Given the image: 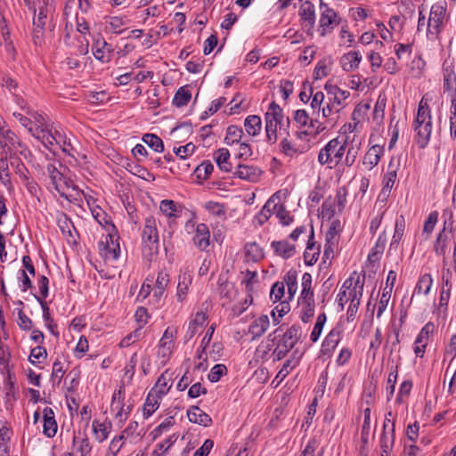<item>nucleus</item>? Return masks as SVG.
I'll return each mask as SVG.
<instances>
[{
	"label": "nucleus",
	"instance_id": "4c0bfd02",
	"mask_svg": "<svg viewBox=\"0 0 456 456\" xmlns=\"http://www.w3.org/2000/svg\"><path fill=\"white\" fill-rule=\"evenodd\" d=\"M272 247L275 254L281 256H291L297 253L295 245L287 241H273Z\"/></svg>",
	"mask_w": 456,
	"mask_h": 456
},
{
	"label": "nucleus",
	"instance_id": "a878e982",
	"mask_svg": "<svg viewBox=\"0 0 456 456\" xmlns=\"http://www.w3.org/2000/svg\"><path fill=\"white\" fill-rule=\"evenodd\" d=\"M44 426L43 433L48 436L53 437L57 432V423L54 419V412L52 408L46 407L43 411Z\"/></svg>",
	"mask_w": 456,
	"mask_h": 456
},
{
	"label": "nucleus",
	"instance_id": "5fc2aeb1",
	"mask_svg": "<svg viewBox=\"0 0 456 456\" xmlns=\"http://www.w3.org/2000/svg\"><path fill=\"white\" fill-rule=\"evenodd\" d=\"M214 170V166L210 162H202L195 169V175L200 180H207Z\"/></svg>",
	"mask_w": 456,
	"mask_h": 456
},
{
	"label": "nucleus",
	"instance_id": "0e129e2a",
	"mask_svg": "<svg viewBox=\"0 0 456 456\" xmlns=\"http://www.w3.org/2000/svg\"><path fill=\"white\" fill-rule=\"evenodd\" d=\"M142 326L126 336L119 343L120 347H128L142 338Z\"/></svg>",
	"mask_w": 456,
	"mask_h": 456
},
{
	"label": "nucleus",
	"instance_id": "c03bdc74",
	"mask_svg": "<svg viewBox=\"0 0 456 456\" xmlns=\"http://www.w3.org/2000/svg\"><path fill=\"white\" fill-rule=\"evenodd\" d=\"M159 209L167 217H176L177 212H181L179 206L171 200H161Z\"/></svg>",
	"mask_w": 456,
	"mask_h": 456
},
{
	"label": "nucleus",
	"instance_id": "3c124183",
	"mask_svg": "<svg viewBox=\"0 0 456 456\" xmlns=\"http://www.w3.org/2000/svg\"><path fill=\"white\" fill-rule=\"evenodd\" d=\"M142 141L151 149L157 152H162L164 151V144L162 140L153 134H146L142 137Z\"/></svg>",
	"mask_w": 456,
	"mask_h": 456
},
{
	"label": "nucleus",
	"instance_id": "603ef678",
	"mask_svg": "<svg viewBox=\"0 0 456 456\" xmlns=\"http://www.w3.org/2000/svg\"><path fill=\"white\" fill-rule=\"evenodd\" d=\"M171 386L168 385V379L167 378L166 374H161L154 387L151 388V392L158 394L159 396L165 395L168 390L170 389Z\"/></svg>",
	"mask_w": 456,
	"mask_h": 456
},
{
	"label": "nucleus",
	"instance_id": "4be33fe9",
	"mask_svg": "<svg viewBox=\"0 0 456 456\" xmlns=\"http://www.w3.org/2000/svg\"><path fill=\"white\" fill-rule=\"evenodd\" d=\"M123 396H122V390L119 389L118 392H115L112 396V402H111V411H117L116 412V418L119 419L120 422L125 421L127 419V416L130 412V406H126V408L124 407V404H122Z\"/></svg>",
	"mask_w": 456,
	"mask_h": 456
},
{
	"label": "nucleus",
	"instance_id": "f03ea898",
	"mask_svg": "<svg viewBox=\"0 0 456 456\" xmlns=\"http://www.w3.org/2000/svg\"><path fill=\"white\" fill-rule=\"evenodd\" d=\"M26 113L32 118V126H29V133L39 140L46 148H52L57 142L56 135L52 133V126L47 117L37 111L27 109Z\"/></svg>",
	"mask_w": 456,
	"mask_h": 456
},
{
	"label": "nucleus",
	"instance_id": "412c9836",
	"mask_svg": "<svg viewBox=\"0 0 456 456\" xmlns=\"http://www.w3.org/2000/svg\"><path fill=\"white\" fill-rule=\"evenodd\" d=\"M111 52V46L109 45L103 38L99 37L94 40L93 53L97 60L102 62H109L110 61Z\"/></svg>",
	"mask_w": 456,
	"mask_h": 456
},
{
	"label": "nucleus",
	"instance_id": "ea45409f",
	"mask_svg": "<svg viewBox=\"0 0 456 456\" xmlns=\"http://www.w3.org/2000/svg\"><path fill=\"white\" fill-rule=\"evenodd\" d=\"M433 280L430 274L425 273L419 279L413 295L427 296L432 287Z\"/></svg>",
	"mask_w": 456,
	"mask_h": 456
},
{
	"label": "nucleus",
	"instance_id": "37998d69",
	"mask_svg": "<svg viewBox=\"0 0 456 456\" xmlns=\"http://www.w3.org/2000/svg\"><path fill=\"white\" fill-rule=\"evenodd\" d=\"M214 158L221 170L224 172L231 171V165L228 162L230 152L227 149L222 148L217 150L214 154Z\"/></svg>",
	"mask_w": 456,
	"mask_h": 456
},
{
	"label": "nucleus",
	"instance_id": "423d86ee",
	"mask_svg": "<svg viewBox=\"0 0 456 456\" xmlns=\"http://www.w3.org/2000/svg\"><path fill=\"white\" fill-rule=\"evenodd\" d=\"M142 254L153 256L161 254L157 220L153 216L145 219L142 232Z\"/></svg>",
	"mask_w": 456,
	"mask_h": 456
},
{
	"label": "nucleus",
	"instance_id": "c9c22d12",
	"mask_svg": "<svg viewBox=\"0 0 456 456\" xmlns=\"http://www.w3.org/2000/svg\"><path fill=\"white\" fill-rule=\"evenodd\" d=\"M346 152H345L346 156H345L344 164L349 167L354 164V162L359 155L360 143H354V141H352V142L349 144L348 137H346Z\"/></svg>",
	"mask_w": 456,
	"mask_h": 456
},
{
	"label": "nucleus",
	"instance_id": "e433bc0d",
	"mask_svg": "<svg viewBox=\"0 0 456 456\" xmlns=\"http://www.w3.org/2000/svg\"><path fill=\"white\" fill-rule=\"evenodd\" d=\"M15 138L14 133L8 127L1 129L0 146L4 153H7V151H10L11 147L15 144Z\"/></svg>",
	"mask_w": 456,
	"mask_h": 456
},
{
	"label": "nucleus",
	"instance_id": "13d9d810",
	"mask_svg": "<svg viewBox=\"0 0 456 456\" xmlns=\"http://www.w3.org/2000/svg\"><path fill=\"white\" fill-rule=\"evenodd\" d=\"M435 325L432 322H428L420 330L418 335L415 344L425 343L428 345L429 338L433 335Z\"/></svg>",
	"mask_w": 456,
	"mask_h": 456
},
{
	"label": "nucleus",
	"instance_id": "f257e3e1",
	"mask_svg": "<svg viewBox=\"0 0 456 456\" xmlns=\"http://www.w3.org/2000/svg\"><path fill=\"white\" fill-rule=\"evenodd\" d=\"M301 337V328L293 325L285 331L281 327L276 329L270 333L268 338L273 341H276V346L273 351V360L280 361L294 347L296 343Z\"/></svg>",
	"mask_w": 456,
	"mask_h": 456
},
{
	"label": "nucleus",
	"instance_id": "f704fd0d",
	"mask_svg": "<svg viewBox=\"0 0 456 456\" xmlns=\"http://www.w3.org/2000/svg\"><path fill=\"white\" fill-rule=\"evenodd\" d=\"M74 448L81 453V456H86L91 452V446L88 438L78 432L73 436Z\"/></svg>",
	"mask_w": 456,
	"mask_h": 456
},
{
	"label": "nucleus",
	"instance_id": "f8f14e48",
	"mask_svg": "<svg viewBox=\"0 0 456 456\" xmlns=\"http://www.w3.org/2000/svg\"><path fill=\"white\" fill-rule=\"evenodd\" d=\"M321 17L319 20V26L321 29V35L326 36L330 32L334 26L339 23V19L336 12L330 8L328 4H324L322 0L320 3Z\"/></svg>",
	"mask_w": 456,
	"mask_h": 456
},
{
	"label": "nucleus",
	"instance_id": "aec40b11",
	"mask_svg": "<svg viewBox=\"0 0 456 456\" xmlns=\"http://www.w3.org/2000/svg\"><path fill=\"white\" fill-rule=\"evenodd\" d=\"M320 112L322 113V118H325V122L322 124L326 126V128L328 126L333 127L339 119L340 110L335 108L329 100L326 101Z\"/></svg>",
	"mask_w": 456,
	"mask_h": 456
},
{
	"label": "nucleus",
	"instance_id": "4468645a",
	"mask_svg": "<svg viewBox=\"0 0 456 456\" xmlns=\"http://www.w3.org/2000/svg\"><path fill=\"white\" fill-rule=\"evenodd\" d=\"M324 90L327 93V100L341 111L346 106V101L348 99L350 93L329 82L324 86Z\"/></svg>",
	"mask_w": 456,
	"mask_h": 456
},
{
	"label": "nucleus",
	"instance_id": "7c9ffc66",
	"mask_svg": "<svg viewBox=\"0 0 456 456\" xmlns=\"http://www.w3.org/2000/svg\"><path fill=\"white\" fill-rule=\"evenodd\" d=\"M193 241L200 249H205L209 245V231L208 227L205 224H200L197 225Z\"/></svg>",
	"mask_w": 456,
	"mask_h": 456
},
{
	"label": "nucleus",
	"instance_id": "2eb2a0df",
	"mask_svg": "<svg viewBox=\"0 0 456 456\" xmlns=\"http://www.w3.org/2000/svg\"><path fill=\"white\" fill-rule=\"evenodd\" d=\"M340 222L333 221L325 235L324 256L338 254Z\"/></svg>",
	"mask_w": 456,
	"mask_h": 456
},
{
	"label": "nucleus",
	"instance_id": "8fccbe9b",
	"mask_svg": "<svg viewBox=\"0 0 456 456\" xmlns=\"http://www.w3.org/2000/svg\"><path fill=\"white\" fill-rule=\"evenodd\" d=\"M299 359L297 357H292L285 361L281 369L278 372L275 377V379H279V381H282L289 372L298 364Z\"/></svg>",
	"mask_w": 456,
	"mask_h": 456
},
{
	"label": "nucleus",
	"instance_id": "9b49d317",
	"mask_svg": "<svg viewBox=\"0 0 456 456\" xmlns=\"http://www.w3.org/2000/svg\"><path fill=\"white\" fill-rule=\"evenodd\" d=\"M405 229V221L403 216L398 217L395 222L394 234L390 245L387 250V256L411 255V250H405L401 247L400 241Z\"/></svg>",
	"mask_w": 456,
	"mask_h": 456
},
{
	"label": "nucleus",
	"instance_id": "393cba45",
	"mask_svg": "<svg viewBox=\"0 0 456 456\" xmlns=\"http://www.w3.org/2000/svg\"><path fill=\"white\" fill-rule=\"evenodd\" d=\"M277 200H279V197L276 194H273L266 201L261 211L256 216L255 219L258 224H264L274 213L275 208H277Z\"/></svg>",
	"mask_w": 456,
	"mask_h": 456
},
{
	"label": "nucleus",
	"instance_id": "c85d7f7f",
	"mask_svg": "<svg viewBox=\"0 0 456 456\" xmlns=\"http://www.w3.org/2000/svg\"><path fill=\"white\" fill-rule=\"evenodd\" d=\"M207 319V314L204 312H197L193 319L189 322L185 338L187 340L191 339L199 331V329L205 324Z\"/></svg>",
	"mask_w": 456,
	"mask_h": 456
},
{
	"label": "nucleus",
	"instance_id": "680f3d73",
	"mask_svg": "<svg viewBox=\"0 0 456 456\" xmlns=\"http://www.w3.org/2000/svg\"><path fill=\"white\" fill-rule=\"evenodd\" d=\"M65 361H62L61 358H56L53 364V371H52V379H58L59 381L62 379L64 373L67 370L65 367Z\"/></svg>",
	"mask_w": 456,
	"mask_h": 456
},
{
	"label": "nucleus",
	"instance_id": "052dcab7",
	"mask_svg": "<svg viewBox=\"0 0 456 456\" xmlns=\"http://www.w3.org/2000/svg\"><path fill=\"white\" fill-rule=\"evenodd\" d=\"M437 219H438L437 212H431L429 214L428 219L424 223L423 231H422V236L425 239H428L429 237V234L432 232V231L435 228Z\"/></svg>",
	"mask_w": 456,
	"mask_h": 456
},
{
	"label": "nucleus",
	"instance_id": "864d4df0",
	"mask_svg": "<svg viewBox=\"0 0 456 456\" xmlns=\"http://www.w3.org/2000/svg\"><path fill=\"white\" fill-rule=\"evenodd\" d=\"M326 314L324 313L318 315L314 327L311 332L310 339L312 342H316L322 331L323 326L326 322Z\"/></svg>",
	"mask_w": 456,
	"mask_h": 456
},
{
	"label": "nucleus",
	"instance_id": "473e14b6",
	"mask_svg": "<svg viewBox=\"0 0 456 456\" xmlns=\"http://www.w3.org/2000/svg\"><path fill=\"white\" fill-rule=\"evenodd\" d=\"M244 127L246 132L251 136L259 134L262 129V121L260 117L256 115H250L247 117L244 121Z\"/></svg>",
	"mask_w": 456,
	"mask_h": 456
},
{
	"label": "nucleus",
	"instance_id": "2f4dec72",
	"mask_svg": "<svg viewBox=\"0 0 456 456\" xmlns=\"http://www.w3.org/2000/svg\"><path fill=\"white\" fill-rule=\"evenodd\" d=\"M53 7L45 0L39 1L37 11H35L36 15L34 17V25L36 27H45V19L47 15L52 12Z\"/></svg>",
	"mask_w": 456,
	"mask_h": 456
},
{
	"label": "nucleus",
	"instance_id": "9d476101",
	"mask_svg": "<svg viewBox=\"0 0 456 456\" xmlns=\"http://www.w3.org/2000/svg\"><path fill=\"white\" fill-rule=\"evenodd\" d=\"M443 91L452 99L456 96V57L448 55L442 65Z\"/></svg>",
	"mask_w": 456,
	"mask_h": 456
},
{
	"label": "nucleus",
	"instance_id": "a211bd4d",
	"mask_svg": "<svg viewBox=\"0 0 456 456\" xmlns=\"http://www.w3.org/2000/svg\"><path fill=\"white\" fill-rule=\"evenodd\" d=\"M293 118L300 126L313 128L317 134L326 129V126L321 124L317 119L310 118L305 110H296Z\"/></svg>",
	"mask_w": 456,
	"mask_h": 456
},
{
	"label": "nucleus",
	"instance_id": "774afa93",
	"mask_svg": "<svg viewBox=\"0 0 456 456\" xmlns=\"http://www.w3.org/2000/svg\"><path fill=\"white\" fill-rule=\"evenodd\" d=\"M450 232L446 233L444 229L442 232L439 233L436 242L435 244V249L436 253L437 255H445L446 254V248H447V240H448V234Z\"/></svg>",
	"mask_w": 456,
	"mask_h": 456
},
{
	"label": "nucleus",
	"instance_id": "338daca9",
	"mask_svg": "<svg viewBox=\"0 0 456 456\" xmlns=\"http://www.w3.org/2000/svg\"><path fill=\"white\" fill-rule=\"evenodd\" d=\"M125 440L126 436L124 434L115 436L110 444L109 453L111 456H116L125 444Z\"/></svg>",
	"mask_w": 456,
	"mask_h": 456
},
{
	"label": "nucleus",
	"instance_id": "49530a36",
	"mask_svg": "<svg viewBox=\"0 0 456 456\" xmlns=\"http://www.w3.org/2000/svg\"><path fill=\"white\" fill-rule=\"evenodd\" d=\"M284 281L288 289V300H291L297 290V273L289 271L284 277Z\"/></svg>",
	"mask_w": 456,
	"mask_h": 456
},
{
	"label": "nucleus",
	"instance_id": "20e7f679",
	"mask_svg": "<svg viewBox=\"0 0 456 456\" xmlns=\"http://www.w3.org/2000/svg\"><path fill=\"white\" fill-rule=\"evenodd\" d=\"M364 281L365 273H360L355 271L344 281L340 292L338 295V302L342 309L348 301H354V293L356 294L355 298H362Z\"/></svg>",
	"mask_w": 456,
	"mask_h": 456
},
{
	"label": "nucleus",
	"instance_id": "e2e57ef3",
	"mask_svg": "<svg viewBox=\"0 0 456 456\" xmlns=\"http://www.w3.org/2000/svg\"><path fill=\"white\" fill-rule=\"evenodd\" d=\"M370 108V106L369 103L358 104L353 111V114H352L353 120L357 123L362 122L366 118Z\"/></svg>",
	"mask_w": 456,
	"mask_h": 456
},
{
	"label": "nucleus",
	"instance_id": "6e6552de",
	"mask_svg": "<svg viewBox=\"0 0 456 456\" xmlns=\"http://www.w3.org/2000/svg\"><path fill=\"white\" fill-rule=\"evenodd\" d=\"M266 142L273 144L278 140L277 127L283 120L282 110L275 102H273L265 114Z\"/></svg>",
	"mask_w": 456,
	"mask_h": 456
},
{
	"label": "nucleus",
	"instance_id": "bb28decb",
	"mask_svg": "<svg viewBox=\"0 0 456 456\" xmlns=\"http://www.w3.org/2000/svg\"><path fill=\"white\" fill-rule=\"evenodd\" d=\"M187 416L191 422L196 423L204 427H208L212 424V419L208 414L204 412L200 407L192 406L187 411Z\"/></svg>",
	"mask_w": 456,
	"mask_h": 456
},
{
	"label": "nucleus",
	"instance_id": "0eeeda50",
	"mask_svg": "<svg viewBox=\"0 0 456 456\" xmlns=\"http://www.w3.org/2000/svg\"><path fill=\"white\" fill-rule=\"evenodd\" d=\"M346 149V139L340 141L334 138L328 142L321 149L318 154V162L322 165H329L330 167H336L341 163Z\"/></svg>",
	"mask_w": 456,
	"mask_h": 456
},
{
	"label": "nucleus",
	"instance_id": "5701e85b",
	"mask_svg": "<svg viewBox=\"0 0 456 456\" xmlns=\"http://www.w3.org/2000/svg\"><path fill=\"white\" fill-rule=\"evenodd\" d=\"M341 339V330L338 328L332 329L329 334L326 336L322 346V353L326 354H330L335 348L338 346L339 341Z\"/></svg>",
	"mask_w": 456,
	"mask_h": 456
},
{
	"label": "nucleus",
	"instance_id": "a18cd8bd",
	"mask_svg": "<svg viewBox=\"0 0 456 456\" xmlns=\"http://www.w3.org/2000/svg\"><path fill=\"white\" fill-rule=\"evenodd\" d=\"M242 135V128L237 126H229L224 142L228 145L237 144L240 142Z\"/></svg>",
	"mask_w": 456,
	"mask_h": 456
},
{
	"label": "nucleus",
	"instance_id": "72a5a7b5",
	"mask_svg": "<svg viewBox=\"0 0 456 456\" xmlns=\"http://www.w3.org/2000/svg\"><path fill=\"white\" fill-rule=\"evenodd\" d=\"M299 15L301 19L307 23L310 28L314 27L315 22V12L313 4L308 1L302 4L299 10Z\"/></svg>",
	"mask_w": 456,
	"mask_h": 456
},
{
	"label": "nucleus",
	"instance_id": "4d7b16f0",
	"mask_svg": "<svg viewBox=\"0 0 456 456\" xmlns=\"http://www.w3.org/2000/svg\"><path fill=\"white\" fill-rule=\"evenodd\" d=\"M93 430L99 442H102L107 439L109 435V427L105 423L94 420L93 422Z\"/></svg>",
	"mask_w": 456,
	"mask_h": 456
},
{
	"label": "nucleus",
	"instance_id": "58836bf2",
	"mask_svg": "<svg viewBox=\"0 0 456 456\" xmlns=\"http://www.w3.org/2000/svg\"><path fill=\"white\" fill-rule=\"evenodd\" d=\"M307 148L308 146L297 147L295 144L291 143L288 138H283L280 142L281 151L289 157L303 153L307 150Z\"/></svg>",
	"mask_w": 456,
	"mask_h": 456
},
{
	"label": "nucleus",
	"instance_id": "a19ab883",
	"mask_svg": "<svg viewBox=\"0 0 456 456\" xmlns=\"http://www.w3.org/2000/svg\"><path fill=\"white\" fill-rule=\"evenodd\" d=\"M160 398L161 396L158 395V394L151 391L149 392L143 407L144 416L150 417L159 408Z\"/></svg>",
	"mask_w": 456,
	"mask_h": 456
},
{
	"label": "nucleus",
	"instance_id": "ddd939ff",
	"mask_svg": "<svg viewBox=\"0 0 456 456\" xmlns=\"http://www.w3.org/2000/svg\"><path fill=\"white\" fill-rule=\"evenodd\" d=\"M446 13V9L441 4H434L431 7L429 18L428 20V36L437 37L441 31L443 21Z\"/></svg>",
	"mask_w": 456,
	"mask_h": 456
},
{
	"label": "nucleus",
	"instance_id": "cd10ccee",
	"mask_svg": "<svg viewBox=\"0 0 456 456\" xmlns=\"http://www.w3.org/2000/svg\"><path fill=\"white\" fill-rule=\"evenodd\" d=\"M384 153V149L379 145L371 146L366 152L362 164L368 168L372 169L379 162L380 157Z\"/></svg>",
	"mask_w": 456,
	"mask_h": 456
},
{
	"label": "nucleus",
	"instance_id": "7ed1b4c3",
	"mask_svg": "<svg viewBox=\"0 0 456 456\" xmlns=\"http://www.w3.org/2000/svg\"><path fill=\"white\" fill-rule=\"evenodd\" d=\"M414 129L417 132V143L420 148H424L428 144L432 132L431 111L424 98L419 104Z\"/></svg>",
	"mask_w": 456,
	"mask_h": 456
},
{
	"label": "nucleus",
	"instance_id": "bf43d9fd",
	"mask_svg": "<svg viewBox=\"0 0 456 456\" xmlns=\"http://www.w3.org/2000/svg\"><path fill=\"white\" fill-rule=\"evenodd\" d=\"M190 283H191V279L189 276L187 277L185 274H183V276H180L178 286H177V294H176L179 301H183L185 298V297L188 293Z\"/></svg>",
	"mask_w": 456,
	"mask_h": 456
},
{
	"label": "nucleus",
	"instance_id": "c756f323",
	"mask_svg": "<svg viewBox=\"0 0 456 456\" xmlns=\"http://www.w3.org/2000/svg\"><path fill=\"white\" fill-rule=\"evenodd\" d=\"M269 318L267 315H261L256 319L249 326L248 332L253 338L261 337L269 327Z\"/></svg>",
	"mask_w": 456,
	"mask_h": 456
},
{
	"label": "nucleus",
	"instance_id": "de8ad7c7",
	"mask_svg": "<svg viewBox=\"0 0 456 456\" xmlns=\"http://www.w3.org/2000/svg\"><path fill=\"white\" fill-rule=\"evenodd\" d=\"M395 441V425L392 423V428H390V431H383L381 441H380V446L382 448V451L384 453L387 454L394 444Z\"/></svg>",
	"mask_w": 456,
	"mask_h": 456
},
{
	"label": "nucleus",
	"instance_id": "79ce46f5",
	"mask_svg": "<svg viewBox=\"0 0 456 456\" xmlns=\"http://www.w3.org/2000/svg\"><path fill=\"white\" fill-rule=\"evenodd\" d=\"M398 165H395L393 160L388 165V170L383 178V192L386 191H390V190L395 185L396 180V172H397Z\"/></svg>",
	"mask_w": 456,
	"mask_h": 456
},
{
	"label": "nucleus",
	"instance_id": "6ab92c4d",
	"mask_svg": "<svg viewBox=\"0 0 456 456\" xmlns=\"http://www.w3.org/2000/svg\"><path fill=\"white\" fill-rule=\"evenodd\" d=\"M233 174L242 180L256 183L259 180L262 171L255 166L239 165Z\"/></svg>",
	"mask_w": 456,
	"mask_h": 456
},
{
	"label": "nucleus",
	"instance_id": "b1692460",
	"mask_svg": "<svg viewBox=\"0 0 456 456\" xmlns=\"http://www.w3.org/2000/svg\"><path fill=\"white\" fill-rule=\"evenodd\" d=\"M362 61V54L358 51H350L340 59V65L345 71H354Z\"/></svg>",
	"mask_w": 456,
	"mask_h": 456
},
{
	"label": "nucleus",
	"instance_id": "09e8293b",
	"mask_svg": "<svg viewBox=\"0 0 456 456\" xmlns=\"http://www.w3.org/2000/svg\"><path fill=\"white\" fill-rule=\"evenodd\" d=\"M234 286L226 278L220 276L218 279V293L221 297L231 299L233 294Z\"/></svg>",
	"mask_w": 456,
	"mask_h": 456
},
{
	"label": "nucleus",
	"instance_id": "6e6d98bb",
	"mask_svg": "<svg viewBox=\"0 0 456 456\" xmlns=\"http://www.w3.org/2000/svg\"><path fill=\"white\" fill-rule=\"evenodd\" d=\"M191 97V93L184 87H181L175 94L173 102L175 106L182 107L186 105L190 102Z\"/></svg>",
	"mask_w": 456,
	"mask_h": 456
},
{
	"label": "nucleus",
	"instance_id": "f3484780",
	"mask_svg": "<svg viewBox=\"0 0 456 456\" xmlns=\"http://www.w3.org/2000/svg\"><path fill=\"white\" fill-rule=\"evenodd\" d=\"M99 250L104 256H119L121 251L118 238L109 233L99 242Z\"/></svg>",
	"mask_w": 456,
	"mask_h": 456
},
{
	"label": "nucleus",
	"instance_id": "69168bd1",
	"mask_svg": "<svg viewBox=\"0 0 456 456\" xmlns=\"http://www.w3.org/2000/svg\"><path fill=\"white\" fill-rule=\"evenodd\" d=\"M244 273V279L242 280V283L246 286L247 292H252L254 289V285L257 282V273L256 271L247 270Z\"/></svg>",
	"mask_w": 456,
	"mask_h": 456
},
{
	"label": "nucleus",
	"instance_id": "1a4fd4ad",
	"mask_svg": "<svg viewBox=\"0 0 456 456\" xmlns=\"http://www.w3.org/2000/svg\"><path fill=\"white\" fill-rule=\"evenodd\" d=\"M46 172L55 191L61 197L69 199L72 196L70 191H75L76 186L73 184L71 180L67 178L64 174L55 167V165L48 164L46 167Z\"/></svg>",
	"mask_w": 456,
	"mask_h": 456
},
{
	"label": "nucleus",
	"instance_id": "dca6fc26",
	"mask_svg": "<svg viewBox=\"0 0 456 456\" xmlns=\"http://www.w3.org/2000/svg\"><path fill=\"white\" fill-rule=\"evenodd\" d=\"M116 259L117 258H89V262L102 277L111 279L118 271L117 266L114 265Z\"/></svg>",
	"mask_w": 456,
	"mask_h": 456
},
{
	"label": "nucleus",
	"instance_id": "39448f33",
	"mask_svg": "<svg viewBox=\"0 0 456 456\" xmlns=\"http://www.w3.org/2000/svg\"><path fill=\"white\" fill-rule=\"evenodd\" d=\"M301 287L302 290L298 299L300 319L303 322L307 323L314 317L315 312L314 294L312 289V276L310 273L303 274Z\"/></svg>",
	"mask_w": 456,
	"mask_h": 456
}]
</instances>
